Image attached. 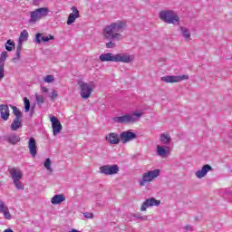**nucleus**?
<instances>
[{
	"label": "nucleus",
	"mask_w": 232,
	"mask_h": 232,
	"mask_svg": "<svg viewBox=\"0 0 232 232\" xmlns=\"http://www.w3.org/2000/svg\"><path fill=\"white\" fill-rule=\"evenodd\" d=\"M3 215L5 220H12V214H10V210L8 208L3 212Z\"/></svg>",
	"instance_id": "obj_33"
},
{
	"label": "nucleus",
	"mask_w": 232,
	"mask_h": 232,
	"mask_svg": "<svg viewBox=\"0 0 232 232\" xmlns=\"http://www.w3.org/2000/svg\"><path fill=\"white\" fill-rule=\"evenodd\" d=\"M28 41V31L24 30L19 36L18 42L24 43Z\"/></svg>",
	"instance_id": "obj_28"
},
{
	"label": "nucleus",
	"mask_w": 232,
	"mask_h": 232,
	"mask_svg": "<svg viewBox=\"0 0 232 232\" xmlns=\"http://www.w3.org/2000/svg\"><path fill=\"white\" fill-rule=\"evenodd\" d=\"M100 61L102 63H133L135 56L133 55H129L127 53H116L113 54L111 53H102L99 57Z\"/></svg>",
	"instance_id": "obj_2"
},
{
	"label": "nucleus",
	"mask_w": 232,
	"mask_h": 232,
	"mask_svg": "<svg viewBox=\"0 0 232 232\" xmlns=\"http://www.w3.org/2000/svg\"><path fill=\"white\" fill-rule=\"evenodd\" d=\"M64 200H66V198L64 197V195H63V194H57V195H54V196L52 198L51 203L55 206V205L61 204L62 202H64Z\"/></svg>",
	"instance_id": "obj_23"
},
{
	"label": "nucleus",
	"mask_w": 232,
	"mask_h": 232,
	"mask_svg": "<svg viewBox=\"0 0 232 232\" xmlns=\"http://www.w3.org/2000/svg\"><path fill=\"white\" fill-rule=\"evenodd\" d=\"M37 104L41 105L44 103V97L43 95L36 94L35 95Z\"/></svg>",
	"instance_id": "obj_32"
},
{
	"label": "nucleus",
	"mask_w": 232,
	"mask_h": 232,
	"mask_svg": "<svg viewBox=\"0 0 232 232\" xmlns=\"http://www.w3.org/2000/svg\"><path fill=\"white\" fill-rule=\"evenodd\" d=\"M57 97H58L57 91H53V93L50 96L51 101H54L55 99H57Z\"/></svg>",
	"instance_id": "obj_38"
},
{
	"label": "nucleus",
	"mask_w": 232,
	"mask_h": 232,
	"mask_svg": "<svg viewBox=\"0 0 232 232\" xmlns=\"http://www.w3.org/2000/svg\"><path fill=\"white\" fill-rule=\"evenodd\" d=\"M209 171H213V168L209 164H206L201 169L197 170L195 175L198 179H204V177H206Z\"/></svg>",
	"instance_id": "obj_16"
},
{
	"label": "nucleus",
	"mask_w": 232,
	"mask_h": 232,
	"mask_svg": "<svg viewBox=\"0 0 232 232\" xmlns=\"http://www.w3.org/2000/svg\"><path fill=\"white\" fill-rule=\"evenodd\" d=\"M160 140L162 144L168 145L171 142V137L169 134L162 133L160 135Z\"/></svg>",
	"instance_id": "obj_26"
},
{
	"label": "nucleus",
	"mask_w": 232,
	"mask_h": 232,
	"mask_svg": "<svg viewBox=\"0 0 232 232\" xmlns=\"http://www.w3.org/2000/svg\"><path fill=\"white\" fill-rule=\"evenodd\" d=\"M8 171L15 188L17 189H24V185L21 182V179H23V171L15 168L9 169Z\"/></svg>",
	"instance_id": "obj_7"
},
{
	"label": "nucleus",
	"mask_w": 232,
	"mask_h": 232,
	"mask_svg": "<svg viewBox=\"0 0 232 232\" xmlns=\"http://www.w3.org/2000/svg\"><path fill=\"white\" fill-rule=\"evenodd\" d=\"M180 32H181V35L184 37V39L186 41H189V39L191 38V32H189V29H188L187 27H180Z\"/></svg>",
	"instance_id": "obj_24"
},
{
	"label": "nucleus",
	"mask_w": 232,
	"mask_h": 232,
	"mask_svg": "<svg viewBox=\"0 0 232 232\" xmlns=\"http://www.w3.org/2000/svg\"><path fill=\"white\" fill-rule=\"evenodd\" d=\"M144 115L142 111H136L132 114H124L123 116H118L112 118L113 122L117 124H128L129 122H135Z\"/></svg>",
	"instance_id": "obj_4"
},
{
	"label": "nucleus",
	"mask_w": 232,
	"mask_h": 232,
	"mask_svg": "<svg viewBox=\"0 0 232 232\" xmlns=\"http://www.w3.org/2000/svg\"><path fill=\"white\" fill-rule=\"evenodd\" d=\"M24 111L25 113H28L30 111V100L28 98H24Z\"/></svg>",
	"instance_id": "obj_30"
},
{
	"label": "nucleus",
	"mask_w": 232,
	"mask_h": 232,
	"mask_svg": "<svg viewBox=\"0 0 232 232\" xmlns=\"http://www.w3.org/2000/svg\"><path fill=\"white\" fill-rule=\"evenodd\" d=\"M5 77V64L0 63V81Z\"/></svg>",
	"instance_id": "obj_37"
},
{
	"label": "nucleus",
	"mask_w": 232,
	"mask_h": 232,
	"mask_svg": "<svg viewBox=\"0 0 232 232\" xmlns=\"http://www.w3.org/2000/svg\"><path fill=\"white\" fill-rule=\"evenodd\" d=\"M41 90L44 92V93H48V88L42 86Z\"/></svg>",
	"instance_id": "obj_42"
},
{
	"label": "nucleus",
	"mask_w": 232,
	"mask_h": 232,
	"mask_svg": "<svg viewBox=\"0 0 232 232\" xmlns=\"http://www.w3.org/2000/svg\"><path fill=\"white\" fill-rule=\"evenodd\" d=\"M100 173L102 175H117L119 173V165H104L100 167Z\"/></svg>",
	"instance_id": "obj_10"
},
{
	"label": "nucleus",
	"mask_w": 232,
	"mask_h": 232,
	"mask_svg": "<svg viewBox=\"0 0 232 232\" xmlns=\"http://www.w3.org/2000/svg\"><path fill=\"white\" fill-rule=\"evenodd\" d=\"M4 140H6V142H9V144H13V146H15L17 142L21 141V137L15 133H11L7 136L4 137Z\"/></svg>",
	"instance_id": "obj_19"
},
{
	"label": "nucleus",
	"mask_w": 232,
	"mask_h": 232,
	"mask_svg": "<svg viewBox=\"0 0 232 232\" xmlns=\"http://www.w3.org/2000/svg\"><path fill=\"white\" fill-rule=\"evenodd\" d=\"M132 217L134 218H137L138 220H143V221L148 220V216H141L140 213L133 214Z\"/></svg>",
	"instance_id": "obj_31"
},
{
	"label": "nucleus",
	"mask_w": 232,
	"mask_h": 232,
	"mask_svg": "<svg viewBox=\"0 0 232 232\" xmlns=\"http://www.w3.org/2000/svg\"><path fill=\"white\" fill-rule=\"evenodd\" d=\"M135 139H137V134L131 130H125L120 134V140H121L122 144H128V142L135 140Z\"/></svg>",
	"instance_id": "obj_12"
},
{
	"label": "nucleus",
	"mask_w": 232,
	"mask_h": 232,
	"mask_svg": "<svg viewBox=\"0 0 232 232\" xmlns=\"http://www.w3.org/2000/svg\"><path fill=\"white\" fill-rule=\"evenodd\" d=\"M105 140L111 145H117L121 142V134L111 132L105 136Z\"/></svg>",
	"instance_id": "obj_15"
},
{
	"label": "nucleus",
	"mask_w": 232,
	"mask_h": 232,
	"mask_svg": "<svg viewBox=\"0 0 232 232\" xmlns=\"http://www.w3.org/2000/svg\"><path fill=\"white\" fill-rule=\"evenodd\" d=\"M52 40H53V36L52 34L45 36L41 33L36 34L35 41L38 44H41V41H43V43H48V41Z\"/></svg>",
	"instance_id": "obj_22"
},
{
	"label": "nucleus",
	"mask_w": 232,
	"mask_h": 232,
	"mask_svg": "<svg viewBox=\"0 0 232 232\" xmlns=\"http://www.w3.org/2000/svg\"><path fill=\"white\" fill-rule=\"evenodd\" d=\"M13 113L14 115V119L13 120V122L11 124V130L12 131H17L19 128L23 127V112L19 111V109L16 106H13Z\"/></svg>",
	"instance_id": "obj_8"
},
{
	"label": "nucleus",
	"mask_w": 232,
	"mask_h": 232,
	"mask_svg": "<svg viewBox=\"0 0 232 232\" xmlns=\"http://www.w3.org/2000/svg\"><path fill=\"white\" fill-rule=\"evenodd\" d=\"M72 13L69 14L68 20H67V24L70 26V24H73L75 23V19H79V10L77 7L72 6L71 8Z\"/></svg>",
	"instance_id": "obj_18"
},
{
	"label": "nucleus",
	"mask_w": 232,
	"mask_h": 232,
	"mask_svg": "<svg viewBox=\"0 0 232 232\" xmlns=\"http://www.w3.org/2000/svg\"><path fill=\"white\" fill-rule=\"evenodd\" d=\"M28 149L32 157L37 156V141L34 137H31L28 141Z\"/></svg>",
	"instance_id": "obj_17"
},
{
	"label": "nucleus",
	"mask_w": 232,
	"mask_h": 232,
	"mask_svg": "<svg viewBox=\"0 0 232 232\" xmlns=\"http://www.w3.org/2000/svg\"><path fill=\"white\" fill-rule=\"evenodd\" d=\"M50 12V9L47 7H41L34 11H32L30 14V20L29 23L35 24L37 21H41L44 17H46L48 15V13Z\"/></svg>",
	"instance_id": "obj_9"
},
{
	"label": "nucleus",
	"mask_w": 232,
	"mask_h": 232,
	"mask_svg": "<svg viewBox=\"0 0 232 232\" xmlns=\"http://www.w3.org/2000/svg\"><path fill=\"white\" fill-rule=\"evenodd\" d=\"M23 50V42H18V44L16 46V57L13 58V63H15V61H19L21 59V51Z\"/></svg>",
	"instance_id": "obj_25"
},
{
	"label": "nucleus",
	"mask_w": 232,
	"mask_h": 232,
	"mask_svg": "<svg viewBox=\"0 0 232 232\" xmlns=\"http://www.w3.org/2000/svg\"><path fill=\"white\" fill-rule=\"evenodd\" d=\"M124 28H126V24L121 21L105 26L102 36L105 41H109L105 44L106 48H115L117 46L115 43L124 39V35L121 34Z\"/></svg>",
	"instance_id": "obj_1"
},
{
	"label": "nucleus",
	"mask_w": 232,
	"mask_h": 232,
	"mask_svg": "<svg viewBox=\"0 0 232 232\" xmlns=\"http://www.w3.org/2000/svg\"><path fill=\"white\" fill-rule=\"evenodd\" d=\"M6 57H8V54L6 52H3L0 56V64L5 65V61H6Z\"/></svg>",
	"instance_id": "obj_34"
},
{
	"label": "nucleus",
	"mask_w": 232,
	"mask_h": 232,
	"mask_svg": "<svg viewBox=\"0 0 232 232\" xmlns=\"http://www.w3.org/2000/svg\"><path fill=\"white\" fill-rule=\"evenodd\" d=\"M14 49H15V43L12 40H7L5 43V50L12 52Z\"/></svg>",
	"instance_id": "obj_27"
},
{
	"label": "nucleus",
	"mask_w": 232,
	"mask_h": 232,
	"mask_svg": "<svg viewBox=\"0 0 232 232\" xmlns=\"http://www.w3.org/2000/svg\"><path fill=\"white\" fill-rule=\"evenodd\" d=\"M189 79L188 75H179V76H173V75H168V76H163L160 78V81L162 82H180L182 81H188Z\"/></svg>",
	"instance_id": "obj_11"
},
{
	"label": "nucleus",
	"mask_w": 232,
	"mask_h": 232,
	"mask_svg": "<svg viewBox=\"0 0 232 232\" xmlns=\"http://www.w3.org/2000/svg\"><path fill=\"white\" fill-rule=\"evenodd\" d=\"M83 217L85 218H93V213H92V212H85V213H83Z\"/></svg>",
	"instance_id": "obj_39"
},
{
	"label": "nucleus",
	"mask_w": 232,
	"mask_h": 232,
	"mask_svg": "<svg viewBox=\"0 0 232 232\" xmlns=\"http://www.w3.org/2000/svg\"><path fill=\"white\" fill-rule=\"evenodd\" d=\"M44 82L50 83V82H53L55 81V79L53 78V75L48 74V75H46V76L44 78Z\"/></svg>",
	"instance_id": "obj_35"
},
{
	"label": "nucleus",
	"mask_w": 232,
	"mask_h": 232,
	"mask_svg": "<svg viewBox=\"0 0 232 232\" xmlns=\"http://www.w3.org/2000/svg\"><path fill=\"white\" fill-rule=\"evenodd\" d=\"M8 209V207L5 205V201L0 200V213H3Z\"/></svg>",
	"instance_id": "obj_36"
},
{
	"label": "nucleus",
	"mask_w": 232,
	"mask_h": 232,
	"mask_svg": "<svg viewBox=\"0 0 232 232\" xmlns=\"http://www.w3.org/2000/svg\"><path fill=\"white\" fill-rule=\"evenodd\" d=\"M157 154L159 155V157L166 159V157H168V155L169 154V147L158 145Z\"/></svg>",
	"instance_id": "obj_21"
},
{
	"label": "nucleus",
	"mask_w": 232,
	"mask_h": 232,
	"mask_svg": "<svg viewBox=\"0 0 232 232\" xmlns=\"http://www.w3.org/2000/svg\"><path fill=\"white\" fill-rule=\"evenodd\" d=\"M183 229H185V231H193V227L191 225H186Z\"/></svg>",
	"instance_id": "obj_40"
},
{
	"label": "nucleus",
	"mask_w": 232,
	"mask_h": 232,
	"mask_svg": "<svg viewBox=\"0 0 232 232\" xmlns=\"http://www.w3.org/2000/svg\"><path fill=\"white\" fill-rule=\"evenodd\" d=\"M159 17L164 23L174 24L175 26L180 23V17L172 10L160 12Z\"/></svg>",
	"instance_id": "obj_3"
},
{
	"label": "nucleus",
	"mask_w": 232,
	"mask_h": 232,
	"mask_svg": "<svg viewBox=\"0 0 232 232\" xmlns=\"http://www.w3.org/2000/svg\"><path fill=\"white\" fill-rule=\"evenodd\" d=\"M50 121L52 122L53 134L54 136L59 135V133L63 131V125L61 124V121L55 116H51Z\"/></svg>",
	"instance_id": "obj_13"
},
{
	"label": "nucleus",
	"mask_w": 232,
	"mask_h": 232,
	"mask_svg": "<svg viewBox=\"0 0 232 232\" xmlns=\"http://www.w3.org/2000/svg\"><path fill=\"white\" fill-rule=\"evenodd\" d=\"M153 206H160V200H158L155 198H149L142 203L140 211H146L148 208H153Z\"/></svg>",
	"instance_id": "obj_14"
},
{
	"label": "nucleus",
	"mask_w": 232,
	"mask_h": 232,
	"mask_svg": "<svg viewBox=\"0 0 232 232\" xmlns=\"http://www.w3.org/2000/svg\"><path fill=\"white\" fill-rule=\"evenodd\" d=\"M78 86L80 89V95L82 99H90L92 93L93 92V82L88 83L83 81H79Z\"/></svg>",
	"instance_id": "obj_5"
},
{
	"label": "nucleus",
	"mask_w": 232,
	"mask_h": 232,
	"mask_svg": "<svg viewBox=\"0 0 232 232\" xmlns=\"http://www.w3.org/2000/svg\"><path fill=\"white\" fill-rule=\"evenodd\" d=\"M0 115L3 121H7L10 119V109L8 108V105H0Z\"/></svg>",
	"instance_id": "obj_20"
},
{
	"label": "nucleus",
	"mask_w": 232,
	"mask_h": 232,
	"mask_svg": "<svg viewBox=\"0 0 232 232\" xmlns=\"http://www.w3.org/2000/svg\"><path fill=\"white\" fill-rule=\"evenodd\" d=\"M159 175H160V169H154L145 172L143 173L141 179L138 180L139 185L140 186V188H142L147 184H150V182H152L154 179H157V177H159Z\"/></svg>",
	"instance_id": "obj_6"
},
{
	"label": "nucleus",
	"mask_w": 232,
	"mask_h": 232,
	"mask_svg": "<svg viewBox=\"0 0 232 232\" xmlns=\"http://www.w3.org/2000/svg\"><path fill=\"white\" fill-rule=\"evenodd\" d=\"M44 166L45 169H47V171H50V173H52L53 171V169H52V160H50V158H47L45 160Z\"/></svg>",
	"instance_id": "obj_29"
},
{
	"label": "nucleus",
	"mask_w": 232,
	"mask_h": 232,
	"mask_svg": "<svg viewBox=\"0 0 232 232\" xmlns=\"http://www.w3.org/2000/svg\"><path fill=\"white\" fill-rule=\"evenodd\" d=\"M41 1L42 0H33V5H34V6H39V5H41Z\"/></svg>",
	"instance_id": "obj_41"
}]
</instances>
